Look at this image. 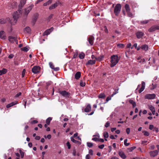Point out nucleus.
I'll use <instances>...</instances> for the list:
<instances>
[{"label":"nucleus","mask_w":159,"mask_h":159,"mask_svg":"<svg viewBox=\"0 0 159 159\" xmlns=\"http://www.w3.org/2000/svg\"><path fill=\"white\" fill-rule=\"evenodd\" d=\"M117 55H113L111 57V67H113L115 66L118 62L120 59H118Z\"/></svg>","instance_id":"f257e3e1"},{"label":"nucleus","mask_w":159,"mask_h":159,"mask_svg":"<svg viewBox=\"0 0 159 159\" xmlns=\"http://www.w3.org/2000/svg\"><path fill=\"white\" fill-rule=\"evenodd\" d=\"M21 10L18 9L17 11L15 12L13 14V18L14 22H11L12 25H15L17 21V19L21 16Z\"/></svg>","instance_id":"f03ea898"},{"label":"nucleus","mask_w":159,"mask_h":159,"mask_svg":"<svg viewBox=\"0 0 159 159\" xmlns=\"http://www.w3.org/2000/svg\"><path fill=\"white\" fill-rule=\"evenodd\" d=\"M121 6L120 3L116 4L114 8V12L116 16H118L120 12Z\"/></svg>","instance_id":"7ed1b4c3"},{"label":"nucleus","mask_w":159,"mask_h":159,"mask_svg":"<svg viewBox=\"0 0 159 159\" xmlns=\"http://www.w3.org/2000/svg\"><path fill=\"white\" fill-rule=\"evenodd\" d=\"M59 93L66 98H70V93L66 90H59Z\"/></svg>","instance_id":"20e7f679"},{"label":"nucleus","mask_w":159,"mask_h":159,"mask_svg":"<svg viewBox=\"0 0 159 159\" xmlns=\"http://www.w3.org/2000/svg\"><path fill=\"white\" fill-rule=\"evenodd\" d=\"M34 5L33 4H31L28 7L25 8V15L27 16L29 13L32 9Z\"/></svg>","instance_id":"39448f33"},{"label":"nucleus","mask_w":159,"mask_h":159,"mask_svg":"<svg viewBox=\"0 0 159 159\" xmlns=\"http://www.w3.org/2000/svg\"><path fill=\"white\" fill-rule=\"evenodd\" d=\"M40 69V67L39 66H35L32 68V71L33 73L36 74L39 72Z\"/></svg>","instance_id":"423d86ee"},{"label":"nucleus","mask_w":159,"mask_h":159,"mask_svg":"<svg viewBox=\"0 0 159 159\" xmlns=\"http://www.w3.org/2000/svg\"><path fill=\"white\" fill-rule=\"evenodd\" d=\"M156 30H159V25H154L152 26L148 30V31L150 32H152L155 31Z\"/></svg>","instance_id":"0eeeda50"},{"label":"nucleus","mask_w":159,"mask_h":159,"mask_svg":"<svg viewBox=\"0 0 159 159\" xmlns=\"http://www.w3.org/2000/svg\"><path fill=\"white\" fill-rule=\"evenodd\" d=\"M26 0H20L18 5V9L21 10L24 5L25 4Z\"/></svg>","instance_id":"6e6552de"},{"label":"nucleus","mask_w":159,"mask_h":159,"mask_svg":"<svg viewBox=\"0 0 159 159\" xmlns=\"http://www.w3.org/2000/svg\"><path fill=\"white\" fill-rule=\"evenodd\" d=\"M135 34L137 38L139 39L143 37L144 35V33L142 31H138Z\"/></svg>","instance_id":"1a4fd4ad"},{"label":"nucleus","mask_w":159,"mask_h":159,"mask_svg":"<svg viewBox=\"0 0 159 159\" xmlns=\"http://www.w3.org/2000/svg\"><path fill=\"white\" fill-rule=\"evenodd\" d=\"M156 95L155 94H147L145 96V98L149 99H153L155 98Z\"/></svg>","instance_id":"9d476101"},{"label":"nucleus","mask_w":159,"mask_h":159,"mask_svg":"<svg viewBox=\"0 0 159 159\" xmlns=\"http://www.w3.org/2000/svg\"><path fill=\"white\" fill-rule=\"evenodd\" d=\"M158 151L157 150L151 151L149 152L150 156L152 157H154L158 154Z\"/></svg>","instance_id":"9b49d317"},{"label":"nucleus","mask_w":159,"mask_h":159,"mask_svg":"<svg viewBox=\"0 0 159 159\" xmlns=\"http://www.w3.org/2000/svg\"><path fill=\"white\" fill-rule=\"evenodd\" d=\"M50 67L53 69L54 71H57L59 70V68L58 67H54V65L52 62H49V63Z\"/></svg>","instance_id":"f8f14e48"},{"label":"nucleus","mask_w":159,"mask_h":159,"mask_svg":"<svg viewBox=\"0 0 159 159\" xmlns=\"http://www.w3.org/2000/svg\"><path fill=\"white\" fill-rule=\"evenodd\" d=\"M53 30V28L51 27V28L46 30L43 33V35H47L49 34Z\"/></svg>","instance_id":"ddd939ff"},{"label":"nucleus","mask_w":159,"mask_h":159,"mask_svg":"<svg viewBox=\"0 0 159 159\" xmlns=\"http://www.w3.org/2000/svg\"><path fill=\"white\" fill-rule=\"evenodd\" d=\"M94 39V38L93 36H90L88 38V41L89 43L91 45H93V40Z\"/></svg>","instance_id":"4468645a"},{"label":"nucleus","mask_w":159,"mask_h":159,"mask_svg":"<svg viewBox=\"0 0 159 159\" xmlns=\"http://www.w3.org/2000/svg\"><path fill=\"white\" fill-rule=\"evenodd\" d=\"M118 154L123 159H125L126 158V156L124 153L122 151H119Z\"/></svg>","instance_id":"2eb2a0df"},{"label":"nucleus","mask_w":159,"mask_h":159,"mask_svg":"<svg viewBox=\"0 0 159 159\" xmlns=\"http://www.w3.org/2000/svg\"><path fill=\"white\" fill-rule=\"evenodd\" d=\"M145 52H146L148 49V46L146 44L143 45L140 47Z\"/></svg>","instance_id":"dca6fc26"},{"label":"nucleus","mask_w":159,"mask_h":159,"mask_svg":"<svg viewBox=\"0 0 159 159\" xmlns=\"http://www.w3.org/2000/svg\"><path fill=\"white\" fill-rule=\"evenodd\" d=\"M142 86L141 88L139 90V93H141L144 89L145 87V83L144 82L142 81Z\"/></svg>","instance_id":"f3484780"},{"label":"nucleus","mask_w":159,"mask_h":159,"mask_svg":"<svg viewBox=\"0 0 159 159\" xmlns=\"http://www.w3.org/2000/svg\"><path fill=\"white\" fill-rule=\"evenodd\" d=\"M58 5V3L57 2H55L54 4H52V5L49 7V9L50 10L54 9L57 7Z\"/></svg>","instance_id":"a211bd4d"},{"label":"nucleus","mask_w":159,"mask_h":159,"mask_svg":"<svg viewBox=\"0 0 159 159\" xmlns=\"http://www.w3.org/2000/svg\"><path fill=\"white\" fill-rule=\"evenodd\" d=\"M8 40L11 43H14V41H17L16 38L15 37L12 36H9L8 37Z\"/></svg>","instance_id":"6ab92c4d"},{"label":"nucleus","mask_w":159,"mask_h":159,"mask_svg":"<svg viewBox=\"0 0 159 159\" xmlns=\"http://www.w3.org/2000/svg\"><path fill=\"white\" fill-rule=\"evenodd\" d=\"M91 106L90 104H88L84 109V111L86 112H88L91 110Z\"/></svg>","instance_id":"aec40b11"},{"label":"nucleus","mask_w":159,"mask_h":159,"mask_svg":"<svg viewBox=\"0 0 159 159\" xmlns=\"http://www.w3.org/2000/svg\"><path fill=\"white\" fill-rule=\"evenodd\" d=\"M96 61L95 60H89L86 64V65H92L95 63Z\"/></svg>","instance_id":"412c9836"},{"label":"nucleus","mask_w":159,"mask_h":159,"mask_svg":"<svg viewBox=\"0 0 159 159\" xmlns=\"http://www.w3.org/2000/svg\"><path fill=\"white\" fill-rule=\"evenodd\" d=\"M93 137H95L93 138L92 140L95 142H99V136L98 134L97 135H93Z\"/></svg>","instance_id":"4be33fe9"},{"label":"nucleus","mask_w":159,"mask_h":159,"mask_svg":"<svg viewBox=\"0 0 159 159\" xmlns=\"http://www.w3.org/2000/svg\"><path fill=\"white\" fill-rule=\"evenodd\" d=\"M5 32L3 31H0V37L1 39H6V36L4 35Z\"/></svg>","instance_id":"5701e85b"},{"label":"nucleus","mask_w":159,"mask_h":159,"mask_svg":"<svg viewBox=\"0 0 159 159\" xmlns=\"http://www.w3.org/2000/svg\"><path fill=\"white\" fill-rule=\"evenodd\" d=\"M17 103V102L16 101L11 102L10 103L7 105L6 106V107L7 108H9L15 105Z\"/></svg>","instance_id":"b1692460"},{"label":"nucleus","mask_w":159,"mask_h":159,"mask_svg":"<svg viewBox=\"0 0 159 159\" xmlns=\"http://www.w3.org/2000/svg\"><path fill=\"white\" fill-rule=\"evenodd\" d=\"M81 76V72H77L75 75V77L76 80H78Z\"/></svg>","instance_id":"393cba45"},{"label":"nucleus","mask_w":159,"mask_h":159,"mask_svg":"<svg viewBox=\"0 0 159 159\" xmlns=\"http://www.w3.org/2000/svg\"><path fill=\"white\" fill-rule=\"evenodd\" d=\"M24 32L25 33H26L28 34L30 33L31 32V29L29 27H26L24 30Z\"/></svg>","instance_id":"a878e982"},{"label":"nucleus","mask_w":159,"mask_h":159,"mask_svg":"<svg viewBox=\"0 0 159 159\" xmlns=\"http://www.w3.org/2000/svg\"><path fill=\"white\" fill-rule=\"evenodd\" d=\"M7 71V70L5 68H3L2 70H0V75L6 74Z\"/></svg>","instance_id":"bb28decb"},{"label":"nucleus","mask_w":159,"mask_h":159,"mask_svg":"<svg viewBox=\"0 0 159 159\" xmlns=\"http://www.w3.org/2000/svg\"><path fill=\"white\" fill-rule=\"evenodd\" d=\"M125 7L126 12L130 11V9L129 5L128 4H125Z\"/></svg>","instance_id":"cd10ccee"},{"label":"nucleus","mask_w":159,"mask_h":159,"mask_svg":"<svg viewBox=\"0 0 159 159\" xmlns=\"http://www.w3.org/2000/svg\"><path fill=\"white\" fill-rule=\"evenodd\" d=\"M29 48H30L29 47L27 46L21 48V49L22 51H23L24 52H27L29 51Z\"/></svg>","instance_id":"c85d7f7f"},{"label":"nucleus","mask_w":159,"mask_h":159,"mask_svg":"<svg viewBox=\"0 0 159 159\" xmlns=\"http://www.w3.org/2000/svg\"><path fill=\"white\" fill-rule=\"evenodd\" d=\"M129 102L132 105L133 107L134 108L136 106V103L133 100H129Z\"/></svg>","instance_id":"c756f323"},{"label":"nucleus","mask_w":159,"mask_h":159,"mask_svg":"<svg viewBox=\"0 0 159 159\" xmlns=\"http://www.w3.org/2000/svg\"><path fill=\"white\" fill-rule=\"evenodd\" d=\"M52 2V0H49L43 4V6H47L51 4Z\"/></svg>","instance_id":"7c9ffc66"},{"label":"nucleus","mask_w":159,"mask_h":159,"mask_svg":"<svg viewBox=\"0 0 159 159\" xmlns=\"http://www.w3.org/2000/svg\"><path fill=\"white\" fill-rule=\"evenodd\" d=\"M79 57L80 59H83L84 57L85 54L83 52H82L80 53Z\"/></svg>","instance_id":"2f4dec72"},{"label":"nucleus","mask_w":159,"mask_h":159,"mask_svg":"<svg viewBox=\"0 0 159 159\" xmlns=\"http://www.w3.org/2000/svg\"><path fill=\"white\" fill-rule=\"evenodd\" d=\"M71 141L73 143H78V144H80V142L76 140H75L73 138V137H71L70 138Z\"/></svg>","instance_id":"473e14b6"},{"label":"nucleus","mask_w":159,"mask_h":159,"mask_svg":"<svg viewBox=\"0 0 159 159\" xmlns=\"http://www.w3.org/2000/svg\"><path fill=\"white\" fill-rule=\"evenodd\" d=\"M103 136L105 139V141H107V140L106 138H108L109 136L107 132H105L103 133Z\"/></svg>","instance_id":"72a5a7b5"},{"label":"nucleus","mask_w":159,"mask_h":159,"mask_svg":"<svg viewBox=\"0 0 159 159\" xmlns=\"http://www.w3.org/2000/svg\"><path fill=\"white\" fill-rule=\"evenodd\" d=\"M4 21H5V23H10L11 25H12L11 24V22H14V20L13 22H11L10 19L9 18H7L5 20H4Z\"/></svg>","instance_id":"f704fd0d"},{"label":"nucleus","mask_w":159,"mask_h":159,"mask_svg":"<svg viewBox=\"0 0 159 159\" xmlns=\"http://www.w3.org/2000/svg\"><path fill=\"white\" fill-rule=\"evenodd\" d=\"M52 120V118L50 117H48L47 119L46 122L48 125H49L50 124V122Z\"/></svg>","instance_id":"c9c22d12"},{"label":"nucleus","mask_w":159,"mask_h":159,"mask_svg":"<svg viewBox=\"0 0 159 159\" xmlns=\"http://www.w3.org/2000/svg\"><path fill=\"white\" fill-rule=\"evenodd\" d=\"M117 46L119 48H123L124 47V44L123 43H118Z\"/></svg>","instance_id":"e433bc0d"},{"label":"nucleus","mask_w":159,"mask_h":159,"mask_svg":"<svg viewBox=\"0 0 159 159\" xmlns=\"http://www.w3.org/2000/svg\"><path fill=\"white\" fill-rule=\"evenodd\" d=\"M128 15V16L131 18L133 17V15L132 13L130 11L127 12Z\"/></svg>","instance_id":"4c0bfd02"},{"label":"nucleus","mask_w":159,"mask_h":159,"mask_svg":"<svg viewBox=\"0 0 159 159\" xmlns=\"http://www.w3.org/2000/svg\"><path fill=\"white\" fill-rule=\"evenodd\" d=\"M142 132L143 133V134L144 136H148L149 135V133L146 131H143Z\"/></svg>","instance_id":"58836bf2"},{"label":"nucleus","mask_w":159,"mask_h":159,"mask_svg":"<svg viewBox=\"0 0 159 159\" xmlns=\"http://www.w3.org/2000/svg\"><path fill=\"white\" fill-rule=\"evenodd\" d=\"M19 152L20 153L21 158H23L24 156V152H23L21 149H20Z\"/></svg>","instance_id":"ea45409f"},{"label":"nucleus","mask_w":159,"mask_h":159,"mask_svg":"<svg viewBox=\"0 0 159 159\" xmlns=\"http://www.w3.org/2000/svg\"><path fill=\"white\" fill-rule=\"evenodd\" d=\"M85 85V83L83 81L81 80L80 82V85L81 87H84Z\"/></svg>","instance_id":"a19ab883"},{"label":"nucleus","mask_w":159,"mask_h":159,"mask_svg":"<svg viewBox=\"0 0 159 159\" xmlns=\"http://www.w3.org/2000/svg\"><path fill=\"white\" fill-rule=\"evenodd\" d=\"M127 139H125L124 141V144L126 146H128L129 145V143H127Z\"/></svg>","instance_id":"79ce46f5"},{"label":"nucleus","mask_w":159,"mask_h":159,"mask_svg":"<svg viewBox=\"0 0 159 159\" xmlns=\"http://www.w3.org/2000/svg\"><path fill=\"white\" fill-rule=\"evenodd\" d=\"M106 33H108V29H107V27L106 26H105L103 29V30Z\"/></svg>","instance_id":"37998d69"},{"label":"nucleus","mask_w":159,"mask_h":159,"mask_svg":"<svg viewBox=\"0 0 159 159\" xmlns=\"http://www.w3.org/2000/svg\"><path fill=\"white\" fill-rule=\"evenodd\" d=\"M111 96H109L108 97L106 98V100L105 102H104V103H107L108 101L110 100L111 99Z\"/></svg>","instance_id":"c03bdc74"},{"label":"nucleus","mask_w":159,"mask_h":159,"mask_svg":"<svg viewBox=\"0 0 159 159\" xmlns=\"http://www.w3.org/2000/svg\"><path fill=\"white\" fill-rule=\"evenodd\" d=\"M149 109L151 110L152 111H154V110H155V109L154 107L152 105H150L149 107Z\"/></svg>","instance_id":"a18cd8bd"},{"label":"nucleus","mask_w":159,"mask_h":159,"mask_svg":"<svg viewBox=\"0 0 159 159\" xmlns=\"http://www.w3.org/2000/svg\"><path fill=\"white\" fill-rule=\"evenodd\" d=\"M87 146L89 148L92 147L93 146V144L92 143L90 142L87 143Z\"/></svg>","instance_id":"49530a36"},{"label":"nucleus","mask_w":159,"mask_h":159,"mask_svg":"<svg viewBox=\"0 0 159 159\" xmlns=\"http://www.w3.org/2000/svg\"><path fill=\"white\" fill-rule=\"evenodd\" d=\"M136 148V147L135 146H133L131 147L130 148H129V152L132 151L133 150Z\"/></svg>","instance_id":"de8ad7c7"},{"label":"nucleus","mask_w":159,"mask_h":159,"mask_svg":"<svg viewBox=\"0 0 159 159\" xmlns=\"http://www.w3.org/2000/svg\"><path fill=\"white\" fill-rule=\"evenodd\" d=\"M148 21L147 20H145L143 21H141L140 22V24H146L148 23Z\"/></svg>","instance_id":"09e8293b"},{"label":"nucleus","mask_w":159,"mask_h":159,"mask_svg":"<svg viewBox=\"0 0 159 159\" xmlns=\"http://www.w3.org/2000/svg\"><path fill=\"white\" fill-rule=\"evenodd\" d=\"M38 123V121L36 120H34L30 122V123L32 124H36Z\"/></svg>","instance_id":"8fccbe9b"},{"label":"nucleus","mask_w":159,"mask_h":159,"mask_svg":"<svg viewBox=\"0 0 159 159\" xmlns=\"http://www.w3.org/2000/svg\"><path fill=\"white\" fill-rule=\"evenodd\" d=\"M118 89H116L115 90V91L113 92L112 94L111 95V97H113L114 95L117 93H118Z\"/></svg>","instance_id":"3c124183"},{"label":"nucleus","mask_w":159,"mask_h":159,"mask_svg":"<svg viewBox=\"0 0 159 159\" xmlns=\"http://www.w3.org/2000/svg\"><path fill=\"white\" fill-rule=\"evenodd\" d=\"M25 69H24L22 71V78H23L24 77L25 74Z\"/></svg>","instance_id":"603ef678"},{"label":"nucleus","mask_w":159,"mask_h":159,"mask_svg":"<svg viewBox=\"0 0 159 159\" xmlns=\"http://www.w3.org/2000/svg\"><path fill=\"white\" fill-rule=\"evenodd\" d=\"M53 16V14H51L48 18H47V20L48 21H49L52 18V16Z\"/></svg>","instance_id":"864d4df0"},{"label":"nucleus","mask_w":159,"mask_h":159,"mask_svg":"<svg viewBox=\"0 0 159 159\" xmlns=\"http://www.w3.org/2000/svg\"><path fill=\"white\" fill-rule=\"evenodd\" d=\"M106 96L103 93H101L100 94V98H104Z\"/></svg>","instance_id":"5fc2aeb1"},{"label":"nucleus","mask_w":159,"mask_h":159,"mask_svg":"<svg viewBox=\"0 0 159 159\" xmlns=\"http://www.w3.org/2000/svg\"><path fill=\"white\" fill-rule=\"evenodd\" d=\"M5 23V21H4V19H0V24H4Z\"/></svg>","instance_id":"6e6d98bb"},{"label":"nucleus","mask_w":159,"mask_h":159,"mask_svg":"<svg viewBox=\"0 0 159 159\" xmlns=\"http://www.w3.org/2000/svg\"><path fill=\"white\" fill-rule=\"evenodd\" d=\"M66 145L68 147V148L69 149H70L71 148V145L69 142H67L66 143Z\"/></svg>","instance_id":"4d7b16f0"},{"label":"nucleus","mask_w":159,"mask_h":159,"mask_svg":"<svg viewBox=\"0 0 159 159\" xmlns=\"http://www.w3.org/2000/svg\"><path fill=\"white\" fill-rule=\"evenodd\" d=\"M78 54L77 52H75V53L74 54L73 56V58H76L77 56H78Z\"/></svg>","instance_id":"13d9d810"},{"label":"nucleus","mask_w":159,"mask_h":159,"mask_svg":"<svg viewBox=\"0 0 159 159\" xmlns=\"http://www.w3.org/2000/svg\"><path fill=\"white\" fill-rule=\"evenodd\" d=\"M93 20L94 22L96 24H98L99 23L98 21H97L96 18H93Z\"/></svg>","instance_id":"bf43d9fd"},{"label":"nucleus","mask_w":159,"mask_h":159,"mask_svg":"<svg viewBox=\"0 0 159 159\" xmlns=\"http://www.w3.org/2000/svg\"><path fill=\"white\" fill-rule=\"evenodd\" d=\"M109 125H110V123L108 122H107L105 124V127L107 128V127H108V126H109Z\"/></svg>","instance_id":"052dcab7"},{"label":"nucleus","mask_w":159,"mask_h":159,"mask_svg":"<svg viewBox=\"0 0 159 159\" xmlns=\"http://www.w3.org/2000/svg\"><path fill=\"white\" fill-rule=\"evenodd\" d=\"M76 150L74 149L73 150V154L74 156H75L76 155Z\"/></svg>","instance_id":"680f3d73"},{"label":"nucleus","mask_w":159,"mask_h":159,"mask_svg":"<svg viewBox=\"0 0 159 159\" xmlns=\"http://www.w3.org/2000/svg\"><path fill=\"white\" fill-rule=\"evenodd\" d=\"M14 55L13 54H10L8 56V58L10 59L14 57Z\"/></svg>","instance_id":"e2e57ef3"},{"label":"nucleus","mask_w":159,"mask_h":159,"mask_svg":"<svg viewBox=\"0 0 159 159\" xmlns=\"http://www.w3.org/2000/svg\"><path fill=\"white\" fill-rule=\"evenodd\" d=\"M21 94V93L20 92H19L17 93L15 96V97L16 98L18 97L19 96H20Z\"/></svg>","instance_id":"0e129e2a"},{"label":"nucleus","mask_w":159,"mask_h":159,"mask_svg":"<svg viewBox=\"0 0 159 159\" xmlns=\"http://www.w3.org/2000/svg\"><path fill=\"white\" fill-rule=\"evenodd\" d=\"M131 44L130 43H129L126 46V48H129L131 47Z\"/></svg>","instance_id":"69168bd1"},{"label":"nucleus","mask_w":159,"mask_h":159,"mask_svg":"<svg viewBox=\"0 0 159 159\" xmlns=\"http://www.w3.org/2000/svg\"><path fill=\"white\" fill-rule=\"evenodd\" d=\"M154 127V126L152 125H150L149 126V129L150 130H152Z\"/></svg>","instance_id":"338daca9"},{"label":"nucleus","mask_w":159,"mask_h":159,"mask_svg":"<svg viewBox=\"0 0 159 159\" xmlns=\"http://www.w3.org/2000/svg\"><path fill=\"white\" fill-rule=\"evenodd\" d=\"M90 156L89 154H87L86 156V159H90Z\"/></svg>","instance_id":"774afa93"}]
</instances>
